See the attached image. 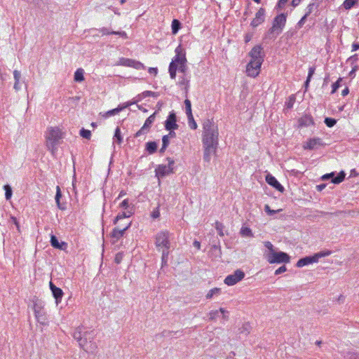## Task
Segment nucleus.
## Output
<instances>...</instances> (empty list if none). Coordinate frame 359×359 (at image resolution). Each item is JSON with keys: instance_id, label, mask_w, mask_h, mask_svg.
I'll return each instance as SVG.
<instances>
[{"instance_id": "nucleus-6", "label": "nucleus", "mask_w": 359, "mask_h": 359, "mask_svg": "<svg viewBox=\"0 0 359 359\" xmlns=\"http://www.w3.org/2000/svg\"><path fill=\"white\" fill-rule=\"evenodd\" d=\"M330 254H331L330 250L320 251L318 253L314 254L313 255L306 256V257L299 259L297 261L296 266L297 267H303V266L309 265L310 264L318 262L319 259L326 257V256H329Z\"/></svg>"}, {"instance_id": "nucleus-47", "label": "nucleus", "mask_w": 359, "mask_h": 359, "mask_svg": "<svg viewBox=\"0 0 359 359\" xmlns=\"http://www.w3.org/2000/svg\"><path fill=\"white\" fill-rule=\"evenodd\" d=\"M83 336V334H82V331L81 330V328H77L74 334H73V337L74 338V339H76L77 341H81V337Z\"/></svg>"}, {"instance_id": "nucleus-46", "label": "nucleus", "mask_w": 359, "mask_h": 359, "mask_svg": "<svg viewBox=\"0 0 359 359\" xmlns=\"http://www.w3.org/2000/svg\"><path fill=\"white\" fill-rule=\"evenodd\" d=\"M184 105H185V109H186L187 116L192 114L191 101L189 100H188V99H186L184 100Z\"/></svg>"}, {"instance_id": "nucleus-55", "label": "nucleus", "mask_w": 359, "mask_h": 359, "mask_svg": "<svg viewBox=\"0 0 359 359\" xmlns=\"http://www.w3.org/2000/svg\"><path fill=\"white\" fill-rule=\"evenodd\" d=\"M308 15L305 14L301 19L300 20L297 22V27L298 29H300L304 25V23L306 22V20L308 18Z\"/></svg>"}, {"instance_id": "nucleus-29", "label": "nucleus", "mask_w": 359, "mask_h": 359, "mask_svg": "<svg viewBox=\"0 0 359 359\" xmlns=\"http://www.w3.org/2000/svg\"><path fill=\"white\" fill-rule=\"evenodd\" d=\"M158 148V144L156 142H149L146 144L145 149L149 152V154H151L156 151Z\"/></svg>"}, {"instance_id": "nucleus-34", "label": "nucleus", "mask_w": 359, "mask_h": 359, "mask_svg": "<svg viewBox=\"0 0 359 359\" xmlns=\"http://www.w3.org/2000/svg\"><path fill=\"white\" fill-rule=\"evenodd\" d=\"M177 65H175V62L172 60L169 65L168 72L170 74V76L171 79H175L176 77V72H177Z\"/></svg>"}, {"instance_id": "nucleus-25", "label": "nucleus", "mask_w": 359, "mask_h": 359, "mask_svg": "<svg viewBox=\"0 0 359 359\" xmlns=\"http://www.w3.org/2000/svg\"><path fill=\"white\" fill-rule=\"evenodd\" d=\"M251 329L252 327L248 323L243 324L238 329L239 337L242 338L243 337L248 336L250 333Z\"/></svg>"}, {"instance_id": "nucleus-18", "label": "nucleus", "mask_w": 359, "mask_h": 359, "mask_svg": "<svg viewBox=\"0 0 359 359\" xmlns=\"http://www.w3.org/2000/svg\"><path fill=\"white\" fill-rule=\"evenodd\" d=\"M266 182L278 191L283 193L285 191L284 187L280 182L271 174H267L266 176Z\"/></svg>"}, {"instance_id": "nucleus-28", "label": "nucleus", "mask_w": 359, "mask_h": 359, "mask_svg": "<svg viewBox=\"0 0 359 359\" xmlns=\"http://www.w3.org/2000/svg\"><path fill=\"white\" fill-rule=\"evenodd\" d=\"M149 96H152V97H156L158 96V93H156V92H153V91H150V90L144 91L143 93H142L141 94H140L138 95V100H137L135 101H133V102H131L132 104H135V103H137L138 101H140L142 98H144V97H149Z\"/></svg>"}, {"instance_id": "nucleus-19", "label": "nucleus", "mask_w": 359, "mask_h": 359, "mask_svg": "<svg viewBox=\"0 0 359 359\" xmlns=\"http://www.w3.org/2000/svg\"><path fill=\"white\" fill-rule=\"evenodd\" d=\"M131 222H128L126 224L125 226H118L117 227L114 228L111 233V236L114 238H116V240H118L121 238L125 231L130 226Z\"/></svg>"}, {"instance_id": "nucleus-48", "label": "nucleus", "mask_w": 359, "mask_h": 359, "mask_svg": "<svg viewBox=\"0 0 359 359\" xmlns=\"http://www.w3.org/2000/svg\"><path fill=\"white\" fill-rule=\"evenodd\" d=\"M318 6V5H316L314 2L310 3L306 8V11L305 14L309 15L313 12V8H317Z\"/></svg>"}, {"instance_id": "nucleus-39", "label": "nucleus", "mask_w": 359, "mask_h": 359, "mask_svg": "<svg viewBox=\"0 0 359 359\" xmlns=\"http://www.w3.org/2000/svg\"><path fill=\"white\" fill-rule=\"evenodd\" d=\"M132 215L131 212H123L119 213L115 218L114 221V224H116L119 220L123 219L124 218L129 217Z\"/></svg>"}, {"instance_id": "nucleus-1", "label": "nucleus", "mask_w": 359, "mask_h": 359, "mask_svg": "<svg viewBox=\"0 0 359 359\" xmlns=\"http://www.w3.org/2000/svg\"><path fill=\"white\" fill-rule=\"evenodd\" d=\"M250 60L246 66L248 76L255 78L259 75L261 66L264 60L265 53L262 45L255 46L249 52Z\"/></svg>"}, {"instance_id": "nucleus-38", "label": "nucleus", "mask_w": 359, "mask_h": 359, "mask_svg": "<svg viewBox=\"0 0 359 359\" xmlns=\"http://www.w3.org/2000/svg\"><path fill=\"white\" fill-rule=\"evenodd\" d=\"M358 1V0H345L343 3V6L346 10H349L357 4Z\"/></svg>"}, {"instance_id": "nucleus-41", "label": "nucleus", "mask_w": 359, "mask_h": 359, "mask_svg": "<svg viewBox=\"0 0 359 359\" xmlns=\"http://www.w3.org/2000/svg\"><path fill=\"white\" fill-rule=\"evenodd\" d=\"M4 189L5 190L6 199V200L11 199L12 194H13V191H12L11 187L9 184H6L4 186Z\"/></svg>"}, {"instance_id": "nucleus-24", "label": "nucleus", "mask_w": 359, "mask_h": 359, "mask_svg": "<svg viewBox=\"0 0 359 359\" xmlns=\"http://www.w3.org/2000/svg\"><path fill=\"white\" fill-rule=\"evenodd\" d=\"M62 197V192L59 186L56 187V194H55V202L57 203V206L60 210H64L66 209V204L60 202V198Z\"/></svg>"}, {"instance_id": "nucleus-51", "label": "nucleus", "mask_w": 359, "mask_h": 359, "mask_svg": "<svg viewBox=\"0 0 359 359\" xmlns=\"http://www.w3.org/2000/svg\"><path fill=\"white\" fill-rule=\"evenodd\" d=\"M132 67H133L136 69H145L144 65L142 62H140L139 61H136L135 60H134L133 65Z\"/></svg>"}, {"instance_id": "nucleus-30", "label": "nucleus", "mask_w": 359, "mask_h": 359, "mask_svg": "<svg viewBox=\"0 0 359 359\" xmlns=\"http://www.w3.org/2000/svg\"><path fill=\"white\" fill-rule=\"evenodd\" d=\"M83 74H84V71L83 69H81V68L78 69L74 73V81L76 82L83 81L84 80Z\"/></svg>"}, {"instance_id": "nucleus-5", "label": "nucleus", "mask_w": 359, "mask_h": 359, "mask_svg": "<svg viewBox=\"0 0 359 359\" xmlns=\"http://www.w3.org/2000/svg\"><path fill=\"white\" fill-rule=\"evenodd\" d=\"M175 56L172 60L175 62V65H177V69L185 74L188 69L187 65V60L186 58L185 51L182 48V46L179 45L175 48Z\"/></svg>"}, {"instance_id": "nucleus-59", "label": "nucleus", "mask_w": 359, "mask_h": 359, "mask_svg": "<svg viewBox=\"0 0 359 359\" xmlns=\"http://www.w3.org/2000/svg\"><path fill=\"white\" fill-rule=\"evenodd\" d=\"M169 143H170L169 135H164V136H163V138H162V145H163L164 147H168Z\"/></svg>"}, {"instance_id": "nucleus-14", "label": "nucleus", "mask_w": 359, "mask_h": 359, "mask_svg": "<svg viewBox=\"0 0 359 359\" xmlns=\"http://www.w3.org/2000/svg\"><path fill=\"white\" fill-rule=\"evenodd\" d=\"M175 113L172 111L170 112L166 121H165V128L167 130H176L178 128L177 124Z\"/></svg>"}, {"instance_id": "nucleus-63", "label": "nucleus", "mask_w": 359, "mask_h": 359, "mask_svg": "<svg viewBox=\"0 0 359 359\" xmlns=\"http://www.w3.org/2000/svg\"><path fill=\"white\" fill-rule=\"evenodd\" d=\"M129 206V201H128V199H125L123 200L121 204H120V207L121 208H123L125 209H127Z\"/></svg>"}, {"instance_id": "nucleus-37", "label": "nucleus", "mask_w": 359, "mask_h": 359, "mask_svg": "<svg viewBox=\"0 0 359 359\" xmlns=\"http://www.w3.org/2000/svg\"><path fill=\"white\" fill-rule=\"evenodd\" d=\"M210 252L212 255H214L215 257H221L222 251L221 248L219 245H213L211 248Z\"/></svg>"}, {"instance_id": "nucleus-43", "label": "nucleus", "mask_w": 359, "mask_h": 359, "mask_svg": "<svg viewBox=\"0 0 359 359\" xmlns=\"http://www.w3.org/2000/svg\"><path fill=\"white\" fill-rule=\"evenodd\" d=\"M324 123L327 127L332 128L337 123V120L333 118L326 117Z\"/></svg>"}, {"instance_id": "nucleus-53", "label": "nucleus", "mask_w": 359, "mask_h": 359, "mask_svg": "<svg viewBox=\"0 0 359 359\" xmlns=\"http://www.w3.org/2000/svg\"><path fill=\"white\" fill-rule=\"evenodd\" d=\"M189 80L186 79L185 77H182L181 80L179 81V84L180 86H184L186 90H187V88L189 87Z\"/></svg>"}, {"instance_id": "nucleus-22", "label": "nucleus", "mask_w": 359, "mask_h": 359, "mask_svg": "<svg viewBox=\"0 0 359 359\" xmlns=\"http://www.w3.org/2000/svg\"><path fill=\"white\" fill-rule=\"evenodd\" d=\"M132 104V102H128L125 103L123 105H118L117 108H115L114 109L109 110L105 113L104 115V117L107 118L111 116H114L117 114H118L121 111H122L123 109L128 107Z\"/></svg>"}, {"instance_id": "nucleus-12", "label": "nucleus", "mask_w": 359, "mask_h": 359, "mask_svg": "<svg viewBox=\"0 0 359 359\" xmlns=\"http://www.w3.org/2000/svg\"><path fill=\"white\" fill-rule=\"evenodd\" d=\"M156 113L157 112L155 111L153 114H151L150 116H149L146 119L143 126L135 133V137H138L141 136L142 135H144L148 133L152 123L155 121Z\"/></svg>"}, {"instance_id": "nucleus-56", "label": "nucleus", "mask_w": 359, "mask_h": 359, "mask_svg": "<svg viewBox=\"0 0 359 359\" xmlns=\"http://www.w3.org/2000/svg\"><path fill=\"white\" fill-rule=\"evenodd\" d=\"M219 312L222 314L223 319H224L225 320H227L229 318V316H228L229 312L223 308L219 309Z\"/></svg>"}, {"instance_id": "nucleus-8", "label": "nucleus", "mask_w": 359, "mask_h": 359, "mask_svg": "<svg viewBox=\"0 0 359 359\" xmlns=\"http://www.w3.org/2000/svg\"><path fill=\"white\" fill-rule=\"evenodd\" d=\"M155 245L157 248L169 249L170 248L169 231H161L158 232L155 236Z\"/></svg>"}, {"instance_id": "nucleus-50", "label": "nucleus", "mask_w": 359, "mask_h": 359, "mask_svg": "<svg viewBox=\"0 0 359 359\" xmlns=\"http://www.w3.org/2000/svg\"><path fill=\"white\" fill-rule=\"evenodd\" d=\"M280 210H271L269 205H265V206H264V211L269 215H273L274 214H276V212H279Z\"/></svg>"}, {"instance_id": "nucleus-23", "label": "nucleus", "mask_w": 359, "mask_h": 359, "mask_svg": "<svg viewBox=\"0 0 359 359\" xmlns=\"http://www.w3.org/2000/svg\"><path fill=\"white\" fill-rule=\"evenodd\" d=\"M314 125V121L311 115H304L299 119V126L300 127H308Z\"/></svg>"}, {"instance_id": "nucleus-32", "label": "nucleus", "mask_w": 359, "mask_h": 359, "mask_svg": "<svg viewBox=\"0 0 359 359\" xmlns=\"http://www.w3.org/2000/svg\"><path fill=\"white\" fill-rule=\"evenodd\" d=\"M133 62H134V60H133V59L121 57L119 59L118 65L132 67L133 65Z\"/></svg>"}, {"instance_id": "nucleus-64", "label": "nucleus", "mask_w": 359, "mask_h": 359, "mask_svg": "<svg viewBox=\"0 0 359 359\" xmlns=\"http://www.w3.org/2000/svg\"><path fill=\"white\" fill-rule=\"evenodd\" d=\"M160 216V212L158 210V208H156V210H154L152 213H151V217L154 218V219H156L158 217H159Z\"/></svg>"}, {"instance_id": "nucleus-60", "label": "nucleus", "mask_w": 359, "mask_h": 359, "mask_svg": "<svg viewBox=\"0 0 359 359\" xmlns=\"http://www.w3.org/2000/svg\"><path fill=\"white\" fill-rule=\"evenodd\" d=\"M177 332H173V331H169V330H164L161 332V336L163 337H170L172 335V334L173 333H177Z\"/></svg>"}, {"instance_id": "nucleus-7", "label": "nucleus", "mask_w": 359, "mask_h": 359, "mask_svg": "<svg viewBox=\"0 0 359 359\" xmlns=\"http://www.w3.org/2000/svg\"><path fill=\"white\" fill-rule=\"evenodd\" d=\"M267 261L270 264H282L289 263L290 262V257L288 254L284 252H273L272 253H267L266 255Z\"/></svg>"}, {"instance_id": "nucleus-2", "label": "nucleus", "mask_w": 359, "mask_h": 359, "mask_svg": "<svg viewBox=\"0 0 359 359\" xmlns=\"http://www.w3.org/2000/svg\"><path fill=\"white\" fill-rule=\"evenodd\" d=\"M203 144L218 146L219 132L217 126L212 120L205 119L203 123Z\"/></svg>"}, {"instance_id": "nucleus-40", "label": "nucleus", "mask_w": 359, "mask_h": 359, "mask_svg": "<svg viewBox=\"0 0 359 359\" xmlns=\"http://www.w3.org/2000/svg\"><path fill=\"white\" fill-rule=\"evenodd\" d=\"M295 95H291L288 100L285 102V109H290L293 107V105L295 102Z\"/></svg>"}, {"instance_id": "nucleus-45", "label": "nucleus", "mask_w": 359, "mask_h": 359, "mask_svg": "<svg viewBox=\"0 0 359 359\" xmlns=\"http://www.w3.org/2000/svg\"><path fill=\"white\" fill-rule=\"evenodd\" d=\"M215 229L217 231V233L219 235V236H224V233H223L224 225L222 224V223L217 221L215 222Z\"/></svg>"}, {"instance_id": "nucleus-13", "label": "nucleus", "mask_w": 359, "mask_h": 359, "mask_svg": "<svg viewBox=\"0 0 359 359\" xmlns=\"http://www.w3.org/2000/svg\"><path fill=\"white\" fill-rule=\"evenodd\" d=\"M325 144L319 137L310 138L303 146L304 149L314 150L317 149L320 147L325 146Z\"/></svg>"}, {"instance_id": "nucleus-11", "label": "nucleus", "mask_w": 359, "mask_h": 359, "mask_svg": "<svg viewBox=\"0 0 359 359\" xmlns=\"http://www.w3.org/2000/svg\"><path fill=\"white\" fill-rule=\"evenodd\" d=\"M346 177L344 171L339 172L337 175L334 172L327 173L321 177L322 180H331L332 183L338 184L344 181Z\"/></svg>"}, {"instance_id": "nucleus-33", "label": "nucleus", "mask_w": 359, "mask_h": 359, "mask_svg": "<svg viewBox=\"0 0 359 359\" xmlns=\"http://www.w3.org/2000/svg\"><path fill=\"white\" fill-rule=\"evenodd\" d=\"M113 140L114 142L118 144H121L123 138L121 136V129L119 127H117L116 128Z\"/></svg>"}, {"instance_id": "nucleus-9", "label": "nucleus", "mask_w": 359, "mask_h": 359, "mask_svg": "<svg viewBox=\"0 0 359 359\" xmlns=\"http://www.w3.org/2000/svg\"><path fill=\"white\" fill-rule=\"evenodd\" d=\"M168 165H159L156 169V175L158 178H163L173 172V165L175 161L170 158H167Z\"/></svg>"}, {"instance_id": "nucleus-27", "label": "nucleus", "mask_w": 359, "mask_h": 359, "mask_svg": "<svg viewBox=\"0 0 359 359\" xmlns=\"http://www.w3.org/2000/svg\"><path fill=\"white\" fill-rule=\"evenodd\" d=\"M99 31L102 34V35L115 34V35H118L123 38H127V34L123 31V32L109 31V29L106 27H102V29H99Z\"/></svg>"}, {"instance_id": "nucleus-21", "label": "nucleus", "mask_w": 359, "mask_h": 359, "mask_svg": "<svg viewBox=\"0 0 359 359\" xmlns=\"http://www.w3.org/2000/svg\"><path fill=\"white\" fill-rule=\"evenodd\" d=\"M34 310L37 321L42 325H45L46 323V318L43 311L41 309V308H39L36 304L34 306Z\"/></svg>"}, {"instance_id": "nucleus-62", "label": "nucleus", "mask_w": 359, "mask_h": 359, "mask_svg": "<svg viewBox=\"0 0 359 359\" xmlns=\"http://www.w3.org/2000/svg\"><path fill=\"white\" fill-rule=\"evenodd\" d=\"M13 77H14L15 81H20V79L21 78L20 72L18 70H14Z\"/></svg>"}, {"instance_id": "nucleus-58", "label": "nucleus", "mask_w": 359, "mask_h": 359, "mask_svg": "<svg viewBox=\"0 0 359 359\" xmlns=\"http://www.w3.org/2000/svg\"><path fill=\"white\" fill-rule=\"evenodd\" d=\"M169 249L163 248L161 259H168Z\"/></svg>"}, {"instance_id": "nucleus-54", "label": "nucleus", "mask_w": 359, "mask_h": 359, "mask_svg": "<svg viewBox=\"0 0 359 359\" xmlns=\"http://www.w3.org/2000/svg\"><path fill=\"white\" fill-rule=\"evenodd\" d=\"M219 315V310L211 311L209 313V319L214 320L217 318Z\"/></svg>"}, {"instance_id": "nucleus-17", "label": "nucleus", "mask_w": 359, "mask_h": 359, "mask_svg": "<svg viewBox=\"0 0 359 359\" xmlns=\"http://www.w3.org/2000/svg\"><path fill=\"white\" fill-rule=\"evenodd\" d=\"M265 20V10L260 8L255 15V18L252 20L250 25L253 27H257L258 25L264 22Z\"/></svg>"}, {"instance_id": "nucleus-44", "label": "nucleus", "mask_w": 359, "mask_h": 359, "mask_svg": "<svg viewBox=\"0 0 359 359\" xmlns=\"http://www.w3.org/2000/svg\"><path fill=\"white\" fill-rule=\"evenodd\" d=\"M80 135L85 138L89 140L91 137V132L89 130H86L85 128H82L80 130Z\"/></svg>"}, {"instance_id": "nucleus-3", "label": "nucleus", "mask_w": 359, "mask_h": 359, "mask_svg": "<svg viewBox=\"0 0 359 359\" xmlns=\"http://www.w3.org/2000/svg\"><path fill=\"white\" fill-rule=\"evenodd\" d=\"M287 15L280 13L273 21L272 27L268 30L265 37L266 39H276L283 31L286 23Z\"/></svg>"}, {"instance_id": "nucleus-20", "label": "nucleus", "mask_w": 359, "mask_h": 359, "mask_svg": "<svg viewBox=\"0 0 359 359\" xmlns=\"http://www.w3.org/2000/svg\"><path fill=\"white\" fill-rule=\"evenodd\" d=\"M50 245L52 247H53L55 249H59L61 250H66L67 248V243L65 242H59L57 238L53 235L51 234L50 236Z\"/></svg>"}, {"instance_id": "nucleus-35", "label": "nucleus", "mask_w": 359, "mask_h": 359, "mask_svg": "<svg viewBox=\"0 0 359 359\" xmlns=\"http://www.w3.org/2000/svg\"><path fill=\"white\" fill-rule=\"evenodd\" d=\"M221 293V289L218 287H215L213 289H211L208 294H206L205 297L208 299H212L215 295L217 296L220 294Z\"/></svg>"}, {"instance_id": "nucleus-61", "label": "nucleus", "mask_w": 359, "mask_h": 359, "mask_svg": "<svg viewBox=\"0 0 359 359\" xmlns=\"http://www.w3.org/2000/svg\"><path fill=\"white\" fill-rule=\"evenodd\" d=\"M288 0H279L278 4H277V6H276V8L278 9H282L285 4L287 2Z\"/></svg>"}, {"instance_id": "nucleus-49", "label": "nucleus", "mask_w": 359, "mask_h": 359, "mask_svg": "<svg viewBox=\"0 0 359 359\" xmlns=\"http://www.w3.org/2000/svg\"><path fill=\"white\" fill-rule=\"evenodd\" d=\"M341 81V79L339 78L336 82H334L332 86V92L331 93L333 94L337 90L338 88L340 87V82Z\"/></svg>"}, {"instance_id": "nucleus-26", "label": "nucleus", "mask_w": 359, "mask_h": 359, "mask_svg": "<svg viewBox=\"0 0 359 359\" xmlns=\"http://www.w3.org/2000/svg\"><path fill=\"white\" fill-rule=\"evenodd\" d=\"M91 332H85L83 336L81 337V341H78L79 346L84 350L88 348V340L91 339Z\"/></svg>"}, {"instance_id": "nucleus-10", "label": "nucleus", "mask_w": 359, "mask_h": 359, "mask_svg": "<svg viewBox=\"0 0 359 359\" xmlns=\"http://www.w3.org/2000/svg\"><path fill=\"white\" fill-rule=\"evenodd\" d=\"M244 277L245 273L241 269H237L233 274H230L226 277L224 283L227 285H233L241 280Z\"/></svg>"}, {"instance_id": "nucleus-36", "label": "nucleus", "mask_w": 359, "mask_h": 359, "mask_svg": "<svg viewBox=\"0 0 359 359\" xmlns=\"http://www.w3.org/2000/svg\"><path fill=\"white\" fill-rule=\"evenodd\" d=\"M240 233L243 237H253L252 231L249 227L243 226Z\"/></svg>"}, {"instance_id": "nucleus-16", "label": "nucleus", "mask_w": 359, "mask_h": 359, "mask_svg": "<svg viewBox=\"0 0 359 359\" xmlns=\"http://www.w3.org/2000/svg\"><path fill=\"white\" fill-rule=\"evenodd\" d=\"M49 287L52 292V294L55 299L56 305H58L62 300V298L64 295V292L62 289L57 287L51 281L49 283Z\"/></svg>"}, {"instance_id": "nucleus-31", "label": "nucleus", "mask_w": 359, "mask_h": 359, "mask_svg": "<svg viewBox=\"0 0 359 359\" xmlns=\"http://www.w3.org/2000/svg\"><path fill=\"white\" fill-rule=\"evenodd\" d=\"M182 24L180 20L177 19H174L172 21L171 28H172V33L173 34H176L180 29L181 28Z\"/></svg>"}, {"instance_id": "nucleus-57", "label": "nucleus", "mask_w": 359, "mask_h": 359, "mask_svg": "<svg viewBox=\"0 0 359 359\" xmlns=\"http://www.w3.org/2000/svg\"><path fill=\"white\" fill-rule=\"evenodd\" d=\"M287 271V268L285 265L281 266L275 271V275H279Z\"/></svg>"}, {"instance_id": "nucleus-15", "label": "nucleus", "mask_w": 359, "mask_h": 359, "mask_svg": "<svg viewBox=\"0 0 359 359\" xmlns=\"http://www.w3.org/2000/svg\"><path fill=\"white\" fill-rule=\"evenodd\" d=\"M204 148L203 160L209 163L211 160L212 155L216 154V150L218 146L211 144H203Z\"/></svg>"}, {"instance_id": "nucleus-52", "label": "nucleus", "mask_w": 359, "mask_h": 359, "mask_svg": "<svg viewBox=\"0 0 359 359\" xmlns=\"http://www.w3.org/2000/svg\"><path fill=\"white\" fill-rule=\"evenodd\" d=\"M264 246L269 250L268 253H272L273 252H276L274 249V246L270 241H265Z\"/></svg>"}, {"instance_id": "nucleus-42", "label": "nucleus", "mask_w": 359, "mask_h": 359, "mask_svg": "<svg viewBox=\"0 0 359 359\" xmlns=\"http://www.w3.org/2000/svg\"><path fill=\"white\" fill-rule=\"evenodd\" d=\"M188 123L190 128L196 130L198 127L196 121H194L193 114L187 115Z\"/></svg>"}, {"instance_id": "nucleus-4", "label": "nucleus", "mask_w": 359, "mask_h": 359, "mask_svg": "<svg viewBox=\"0 0 359 359\" xmlns=\"http://www.w3.org/2000/svg\"><path fill=\"white\" fill-rule=\"evenodd\" d=\"M62 138V133L58 128H51L49 129L46 136V147L53 154L57 149V145L60 143Z\"/></svg>"}]
</instances>
